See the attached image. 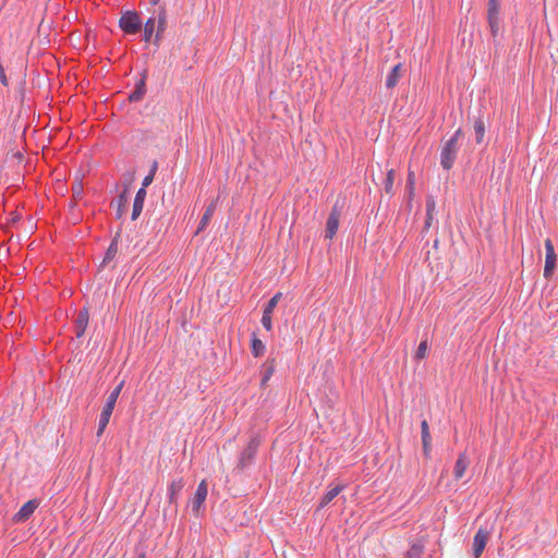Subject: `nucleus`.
Here are the masks:
<instances>
[{
    "instance_id": "nucleus-1",
    "label": "nucleus",
    "mask_w": 558,
    "mask_h": 558,
    "mask_svg": "<svg viewBox=\"0 0 558 558\" xmlns=\"http://www.w3.org/2000/svg\"><path fill=\"white\" fill-rule=\"evenodd\" d=\"M463 137L462 129H458L452 136L444 143L440 151V165L444 170L449 171L457 159L459 151V140Z\"/></svg>"
},
{
    "instance_id": "nucleus-2",
    "label": "nucleus",
    "mask_w": 558,
    "mask_h": 558,
    "mask_svg": "<svg viewBox=\"0 0 558 558\" xmlns=\"http://www.w3.org/2000/svg\"><path fill=\"white\" fill-rule=\"evenodd\" d=\"M260 444L262 440L258 434H255L250 438L246 447L240 453L235 470L243 471L253 464Z\"/></svg>"
},
{
    "instance_id": "nucleus-3",
    "label": "nucleus",
    "mask_w": 558,
    "mask_h": 558,
    "mask_svg": "<svg viewBox=\"0 0 558 558\" xmlns=\"http://www.w3.org/2000/svg\"><path fill=\"white\" fill-rule=\"evenodd\" d=\"M119 26L125 34L135 35L142 31L143 23L136 11H126L121 15Z\"/></svg>"
},
{
    "instance_id": "nucleus-4",
    "label": "nucleus",
    "mask_w": 558,
    "mask_h": 558,
    "mask_svg": "<svg viewBox=\"0 0 558 558\" xmlns=\"http://www.w3.org/2000/svg\"><path fill=\"white\" fill-rule=\"evenodd\" d=\"M500 4L501 0L487 1V23L494 38L498 35L500 28Z\"/></svg>"
},
{
    "instance_id": "nucleus-5",
    "label": "nucleus",
    "mask_w": 558,
    "mask_h": 558,
    "mask_svg": "<svg viewBox=\"0 0 558 558\" xmlns=\"http://www.w3.org/2000/svg\"><path fill=\"white\" fill-rule=\"evenodd\" d=\"M341 216V207L338 206V203H336L328 216L327 222H326V231H325V238L332 240L336 235L338 228H339V220Z\"/></svg>"
},
{
    "instance_id": "nucleus-6",
    "label": "nucleus",
    "mask_w": 558,
    "mask_h": 558,
    "mask_svg": "<svg viewBox=\"0 0 558 558\" xmlns=\"http://www.w3.org/2000/svg\"><path fill=\"white\" fill-rule=\"evenodd\" d=\"M124 381L122 380L108 396L106 403L101 410L100 417L110 421L111 414L114 410L117 400L121 393Z\"/></svg>"
},
{
    "instance_id": "nucleus-7",
    "label": "nucleus",
    "mask_w": 558,
    "mask_h": 558,
    "mask_svg": "<svg viewBox=\"0 0 558 558\" xmlns=\"http://www.w3.org/2000/svg\"><path fill=\"white\" fill-rule=\"evenodd\" d=\"M40 501L38 499H31L25 502L21 509L13 515L12 521L14 523H22L27 521L35 510L39 507Z\"/></svg>"
},
{
    "instance_id": "nucleus-8",
    "label": "nucleus",
    "mask_w": 558,
    "mask_h": 558,
    "mask_svg": "<svg viewBox=\"0 0 558 558\" xmlns=\"http://www.w3.org/2000/svg\"><path fill=\"white\" fill-rule=\"evenodd\" d=\"M489 536H490V533L488 530H486L484 527L478 529V531L476 532V534L474 536L473 545H472L474 558H480L482 556V554L487 545V542L489 539Z\"/></svg>"
},
{
    "instance_id": "nucleus-9",
    "label": "nucleus",
    "mask_w": 558,
    "mask_h": 558,
    "mask_svg": "<svg viewBox=\"0 0 558 558\" xmlns=\"http://www.w3.org/2000/svg\"><path fill=\"white\" fill-rule=\"evenodd\" d=\"M208 494L207 482L203 480L195 492L194 498L192 500V511L195 515H198L199 509L206 500Z\"/></svg>"
},
{
    "instance_id": "nucleus-10",
    "label": "nucleus",
    "mask_w": 558,
    "mask_h": 558,
    "mask_svg": "<svg viewBox=\"0 0 558 558\" xmlns=\"http://www.w3.org/2000/svg\"><path fill=\"white\" fill-rule=\"evenodd\" d=\"M148 77V72L145 69L141 73V78L136 82L133 92L129 95L130 102L141 101L146 94V80Z\"/></svg>"
},
{
    "instance_id": "nucleus-11",
    "label": "nucleus",
    "mask_w": 558,
    "mask_h": 558,
    "mask_svg": "<svg viewBox=\"0 0 558 558\" xmlns=\"http://www.w3.org/2000/svg\"><path fill=\"white\" fill-rule=\"evenodd\" d=\"M89 322V314L88 308L83 307L77 312V315L74 319V332L76 338H81L84 336L85 330L88 326Z\"/></svg>"
},
{
    "instance_id": "nucleus-12",
    "label": "nucleus",
    "mask_w": 558,
    "mask_h": 558,
    "mask_svg": "<svg viewBox=\"0 0 558 558\" xmlns=\"http://www.w3.org/2000/svg\"><path fill=\"white\" fill-rule=\"evenodd\" d=\"M129 185H124L122 192L118 195V197L112 201L111 205H117V219L122 218V216L126 213L129 206Z\"/></svg>"
},
{
    "instance_id": "nucleus-13",
    "label": "nucleus",
    "mask_w": 558,
    "mask_h": 558,
    "mask_svg": "<svg viewBox=\"0 0 558 558\" xmlns=\"http://www.w3.org/2000/svg\"><path fill=\"white\" fill-rule=\"evenodd\" d=\"M120 236H121V233L117 232L114 234V236L112 238L111 243L109 244V247L107 248L104 259L99 266L100 268H105L117 256Z\"/></svg>"
},
{
    "instance_id": "nucleus-14",
    "label": "nucleus",
    "mask_w": 558,
    "mask_h": 558,
    "mask_svg": "<svg viewBox=\"0 0 558 558\" xmlns=\"http://www.w3.org/2000/svg\"><path fill=\"white\" fill-rule=\"evenodd\" d=\"M275 368H276V360L268 357L262 365V369H260V374H262L260 387L262 388L267 387L269 379L271 378V376L275 373Z\"/></svg>"
},
{
    "instance_id": "nucleus-15",
    "label": "nucleus",
    "mask_w": 558,
    "mask_h": 558,
    "mask_svg": "<svg viewBox=\"0 0 558 558\" xmlns=\"http://www.w3.org/2000/svg\"><path fill=\"white\" fill-rule=\"evenodd\" d=\"M421 434H422V445H423V453L426 458L429 457V452L432 450V436L429 433V426L426 420H423L421 423Z\"/></svg>"
},
{
    "instance_id": "nucleus-16",
    "label": "nucleus",
    "mask_w": 558,
    "mask_h": 558,
    "mask_svg": "<svg viewBox=\"0 0 558 558\" xmlns=\"http://www.w3.org/2000/svg\"><path fill=\"white\" fill-rule=\"evenodd\" d=\"M146 194H147V192L144 187H141L137 191L134 202H133V210H132V217H131L132 220H136L140 217V215L143 210Z\"/></svg>"
},
{
    "instance_id": "nucleus-17",
    "label": "nucleus",
    "mask_w": 558,
    "mask_h": 558,
    "mask_svg": "<svg viewBox=\"0 0 558 558\" xmlns=\"http://www.w3.org/2000/svg\"><path fill=\"white\" fill-rule=\"evenodd\" d=\"M217 201H211V203L206 207L201 220H199V223H198V227H197V230H196V234L204 231L206 229V227L208 226L215 210H216V207H217Z\"/></svg>"
},
{
    "instance_id": "nucleus-18",
    "label": "nucleus",
    "mask_w": 558,
    "mask_h": 558,
    "mask_svg": "<svg viewBox=\"0 0 558 558\" xmlns=\"http://www.w3.org/2000/svg\"><path fill=\"white\" fill-rule=\"evenodd\" d=\"M184 487V480L180 477L178 480H173L168 487V500L169 504H177V496Z\"/></svg>"
},
{
    "instance_id": "nucleus-19",
    "label": "nucleus",
    "mask_w": 558,
    "mask_h": 558,
    "mask_svg": "<svg viewBox=\"0 0 558 558\" xmlns=\"http://www.w3.org/2000/svg\"><path fill=\"white\" fill-rule=\"evenodd\" d=\"M344 485L339 484L336 487L329 489L320 499L318 505V510L325 508L327 505H329L343 489Z\"/></svg>"
},
{
    "instance_id": "nucleus-20",
    "label": "nucleus",
    "mask_w": 558,
    "mask_h": 558,
    "mask_svg": "<svg viewBox=\"0 0 558 558\" xmlns=\"http://www.w3.org/2000/svg\"><path fill=\"white\" fill-rule=\"evenodd\" d=\"M401 70H402V64L401 63H398L396 64L391 71L389 72V74L387 75L386 77V87L391 89V88H395L398 83H399V80L401 77Z\"/></svg>"
},
{
    "instance_id": "nucleus-21",
    "label": "nucleus",
    "mask_w": 558,
    "mask_h": 558,
    "mask_svg": "<svg viewBox=\"0 0 558 558\" xmlns=\"http://www.w3.org/2000/svg\"><path fill=\"white\" fill-rule=\"evenodd\" d=\"M468 465H469V459H468L466 454L461 453L458 457L454 468H453V475H454L456 480H460L464 475Z\"/></svg>"
},
{
    "instance_id": "nucleus-22",
    "label": "nucleus",
    "mask_w": 558,
    "mask_h": 558,
    "mask_svg": "<svg viewBox=\"0 0 558 558\" xmlns=\"http://www.w3.org/2000/svg\"><path fill=\"white\" fill-rule=\"evenodd\" d=\"M485 130H486V124H485L483 117H477L474 120V132H475V140H476L477 144H481L483 142L484 135H485Z\"/></svg>"
},
{
    "instance_id": "nucleus-23",
    "label": "nucleus",
    "mask_w": 558,
    "mask_h": 558,
    "mask_svg": "<svg viewBox=\"0 0 558 558\" xmlns=\"http://www.w3.org/2000/svg\"><path fill=\"white\" fill-rule=\"evenodd\" d=\"M251 351L255 357H259L265 353V344L264 342L256 337L254 332L251 340Z\"/></svg>"
},
{
    "instance_id": "nucleus-24",
    "label": "nucleus",
    "mask_w": 558,
    "mask_h": 558,
    "mask_svg": "<svg viewBox=\"0 0 558 558\" xmlns=\"http://www.w3.org/2000/svg\"><path fill=\"white\" fill-rule=\"evenodd\" d=\"M155 24H156V17H149L146 23L144 24V36L143 40L146 43H149L151 40V37L154 35L155 31Z\"/></svg>"
},
{
    "instance_id": "nucleus-25",
    "label": "nucleus",
    "mask_w": 558,
    "mask_h": 558,
    "mask_svg": "<svg viewBox=\"0 0 558 558\" xmlns=\"http://www.w3.org/2000/svg\"><path fill=\"white\" fill-rule=\"evenodd\" d=\"M546 258L545 262H557L555 248L550 239L545 240Z\"/></svg>"
},
{
    "instance_id": "nucleus-26",
    "label": "nucleus",
    "mask_w": 558,
    "mask_h": 558,
    "mask_svg": "<svg viewBox=\"0 0 558 558\" xmlns=\"http://www.w3.org/2000/svg\"><path fill=\"white\" fill-rule=\"evenodd\" d=\"M393 182H395V170L390 169L387 172L386 179L384 181V190L387 194H392Z\"/></svg>"
},
{
    "instance_id": "nucleus-27",
    "label": "nucleus",
    "mask_w": 558,
    "mask_h": 558,
    "mask_svg": "<svg viewBox=\"0 0 558 558\" xmlns=\"http://www.w3.org/2000/svg\"><path fill=\"white\" fill-rule=\"evenodd\" d=\"M282 296L281 292H277L265 305L264 311L265 313L272 314L275 307L277 306L278 302L280 301Z\"/></svg>"
},
{
    "instance_id": "nucleus-28",
    "label": "nucleus",
    "mask_w": 558,
    "mask_h": 558,
    "mask_svg": "<svg viewBox=\"0 0 558 558\" xmlns=\"http://www.w3.org/2000/svg\"><path fill=\"white\" fill-rule=\"evenodd\" d=\"M405 191L408 194L409 201H411L414 196V173L412 171L409 172L405 183Z\"/></svg>"
},
{
    "instance_id": "nucleus-29",
    "label": "nucleus",
    "mask_w": 558,
    "mask_h": 558,
    "mask_svg": "<svg viewBox=\"0 0 558 558\" xmlns=\"http://www.w3.org/2000/svg\"><path fill=\"white\" fill-rule=\"evenodd\" d=\"M424 547L420 544H413L407 553L405 558H422Z\"/></svg>"
},
{
    "instance_id": "nucleus-30",
    "label": "nucleus",
    "mask_w": 558,
    "mask_h": 558,
    "mask_svg": "<svg viewBox=\"0 0 558 558\" xmlns=\"http://www.w3.org/2000/svg\"><path fill=\"white\" fill-rule=\"evenodd\" d=\"M167 28V24H157V31H156V34H155V37H154V45L159 47L160 45V41L162 40V35L165 33Z\"/></svg>"
},
{
    "instance_id": "nucleus-31",
    "label": "nucleus",
    "mask_w": 558,
    "mask_h": 558,
    "mask_svg": "<svg viewBox=\"0 0 558 558\" xmlns=\"http://www.w3.org/2000/svg\"><path fill=\"white\" fill-rule=\"evenodd\" d=\"M72 198L81 199L83 197V184L82 182H76L71 187Z\"/></svg>"
},
{
    "instance_id": "nucleus-32",
    "label": "nucleus",
    "mask_w": 558,
    "mask_h": 558,
    "mask_svg": "<svg viewBox=\"0 0 558 558\" xmlns=\"http://www.w3.org/2000/svg\"><path fill=\"white\" fill-rule=\"evenodd\" d=\"M427 352V340L421 341V343L417 347V350L415 352V359L416 360H423L426 356Z\"/></svg>"
},
{
    "instance_id": "nucleus-33",
    "label": "nucleus",
    "mask_w": 558,
    "mask_h": 558,
    "mask_svg": "<svg viewBox=\"0 0 558 558\" xmlns=\"http://www.w3.org/2000/svg\"><path fill=\"white\" fill-rule=\"evenodd\" d=\"M555 268H556V262H545L544 277L546 279L551 278V276L554 275Z\"/></svg>"
},
{
    "instance_id": "nucleus-34",
    "label": "nucleus",
    "mask_w": 558,
    "mask_h": 558,
    "mask_svg": "<svg viewBox=\"0 0 558 558\" xmlns=\"http://www.w3.org/2000/svg\"><path fill=\"white\" fill-rule=\"evenodd\" d=\"M271 315L272 314H269V313H265L263 312V317H262V325L264 326V328L268 331L271 330L272 328V323H271Z\"/></svg>"
},
{
    "instance_id": "nucleus-35",
    "label": "nucleus",
    "mask_w": 558,
    "mask_h": 558,
    "mask_svg": "<svg viewBox=\"0 0 558 558\" xmlns=\"http://www.w3.org/2000/svg\"><path fill=\"white\" fill-rule=\"evenodd\" d=\"M157 24H167V11L165 7H160L157 11Z\"/></svg>"
},
{
    "instance_id": "nucleus-36",
    "label": "nucleus",
    "mask_w": 558,
    "mask_h": 558,
    "mask_svg": "<svg viewBox=\"0 0 558 558\" xmlns=\"http://www.w3.org/2000/svg\"><path fill=\"white\" fill-rule=\"evenodd\" d=\"M436 208V203L433 196L426 197V214H434Z\"/></svg>"
},
{
    "instance_id": "nucleus-37",
    "label": "nucleus",
    "mask_w": 558,
    "mask_h": 558,
    "mask_svg": "<svg viewBox=\"0 0 558 558\" xmlns=\"http://www.w3.org/2000/svg\"><path fill=\"white\" fill-rule=\"evenodd\" d=\"M109 421L108 420H105L104 418H99V423H98V429H97V436L100 437L102 435V433L105 432L107 425H108Z\"/></svg>"
},
{
    "instance_id": "nucleus-38",
    "label": "nucleus",
    "mask_w": 558,
    "mask_h": 558,
    "mask_svg": "<svg viewBox=\"0 0 558 558\" xmlns=\"http://www.w3.org/2000/svg\"><path fill=\"white\" fill-rule=\"evenodd\" d=\"M154 178L155 175L148 173L143 180L142 187L146 190V187L149 186L154 181Z\"/></svg>"
},
{
    "instance_id": "nucleus-39",
    "label": "nucleus",
    "mask_w": 558,
    "mask_h": 558,
    "mask_svg": "<svg viewBox=\"0 0 558 558\" xmlns=\"http://www.w3.org/2000/svg\"><path fill=\"white\" fill-rule=\"evenodd\" d=\"M433 219H434L433 214H426L423 231L429 229V227L432 226Z\"/></svg>"
},
{
    "instance_id": "nucleus-40",
    "label": "nucleus",
    "mask_w": 558,
    "mask_h": 558,
    "mask_svg": "<svg viewBox=\"0 0 558 558\" xmlns=\"http://www.w3.org/2000/svg\"><path fill=\"white\" fill-rule=\"evenodd\" d=\"M157 169H158V162H157V160H154L153 163H151L150 170H149V174L155 175Z\"/></svg>"
},
{
    "instance_id": "nucleus-41",
    "label": "nucleus",
    "mask_w": 558,
    "mask_h": 558,
    "mask_svg": "<svg viewBox=\"0 0 558 558\" xmlns=\"http://www.w3.org/2000/svg\"><path fill=\"white\" fill-rule=\"evenodd\" d=\"M77 201H78V199H74V198H72V201H71V202H70V204H69V208H70L71 210H73V209L77 206Z\"/></svg>"
},
{
    "instance_id": "nucleus-42",
    "label": "nucleus",
    "mask_w": 558,
    "mask_h": 558,
    "mask_svg": "<svg viewBox=\"0 0 558 558\" xmlns=\"http://www.w3.org/2000/svg\"><path fill=\"white\" fill-rule=\"evenodd\" d=\"M20 219H21V216H20V215H15V216H13V217H12L11 221H12V223H15V222H17Z\"/></svg>"
},
{
    "instance_id": "nucleus-43",
    "label": "nucleus",
    "mask_w": 558,
    "mask_h": 558,
    "mask_svg": "<svg viewBox=\"0 0 558 558\" xmlns=\"http://www.w3.org/2000/svg\"><path fill=\"white\" fill-rule=\"evenodd\" d=\"M159 2H160V0H150V3H151L153 5H156V4H158Z\"/></svg>"
},
{
    "instance_id": "nucleus-44",
    "label": "nucleus",
    "mask_w": 558,
    "mask_h": 558,
    "mask_svg": "<svg viewBox=\"0 0 558 558\" xmlns=\"http://www.w3.org/2000/svg\"><path fill=\"white\" fill-rule=\"evenodd\" d=\"M137 558H146V554L145 553H141V554H138Z\"/></svg>"
}]
</instances>
